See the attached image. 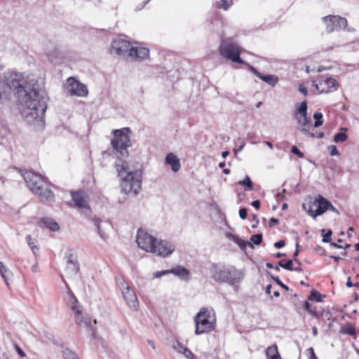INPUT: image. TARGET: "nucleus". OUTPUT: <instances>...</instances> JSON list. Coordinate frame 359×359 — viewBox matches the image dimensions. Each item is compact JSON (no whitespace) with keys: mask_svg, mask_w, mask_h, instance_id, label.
<instances>
[{"mask_svg":"<svg viewBox=\"0 0 359 359\" xmlns=\"http://www.w3.org/2000/svg\"><path fill=\"white\" fill-rule=\"evenodd\" d=\"M117 170L119 177L122 179L121 185L122 191L127 194L133 192L136 196L139 193L142 184L140 172L138 170L128 171L125 163H123L121 165H117Z\"/></svg>","mask_w":359,"mask_h":359,"instance_id":"nucleus-5","label":"nucleus"},{"mask_svg":"<svg viewBox=\"0 0 359 359\" xmlns=\"http://www.w3.org/2000/svg\"><path fill=\"white\" fill-rule=\"evenodd\" d=\"M0 275L3 278L7 287H10L9 281L13 278V274L11 270H9L4 264L0 261Z\"/></svg>","mask_w":359,"mask_h":359,"instance_id":"nucleus-22","label":"nucleus"},{"mask_svg":"<svg viewBox=\"0 0 359 359\" xmlns=\"http://www.w3.org/2000/svg\"><path fill=\"white\" fill-rule=\"evenodd\" d=\"M62 356L64 359H79L78 355L69 348L63 350Z\"/></svg>","mask_w":359,"mask_h":359,"instance_id":"nucleus-33","label":"nucleus"},{"mask_svg":"<svg viewBox=\"0 0 359 359\" xmlns=\"http://www.w3.org/2000/svg\"><path fill=\"white\" fill-rule=\"evenodd\" d=\"M195 334L198 335L215 329V316L212 309L202 308L194 318Z\"/></svg>","mask_w":359,"mask_h":359,"instance_id":"nucleus-6","label":"nucleus"},{"mask_svg":"<svg viewBox=\"0 0 359 359\" xmlns=\"http://www.w3.org/2000/svg\"><path fill=\"white\" fill-rule=\"evenodd\" d=\"M136 242L140 248L147 252L155 253L157 251V240L142 229H138Z\"/></svg>","mask_w":359,"mask_h":359,"instance_id":"nucleus-9","label":"nucleus"},{"mask_svg":"<svg viewBox=\"0 0 359 359\" xmlns=\"http://www.w3.org/2000/svg\"><path fill=\"white\" fill-rule=\"evenodd\" d=\"M229 237L242 250H245L248 245L250 246L251 248H253L252 244L251 243L245 241L237 235L230 234Z\"/></svg>","mask_w":359,"mask_h":359,"instance_id":"nucleus-26","label":"nucleus"},{"mask_svg":"<svg viewBox=\"0 0 359 359\" xmlns=\"http://www.w3.org/2000/svg\"><path fill=\"white\" fill-rule=\"evenodd\" d=\"M258 78L272 87L275 86L278 81V77L275 75H264L261 73Z\"/></svg>","mask_w":359,"mask_h":359,"instance_id":"nucleus-27","label":"nucleus"},{"mask_svg":"<svg viewBox=\"0 0 359 359\" xmlns=\"http://www.w3.org/2000/svg\"><path fill=\"white\" fill-rule=\"evenodd\" d=\"M328 210L337 213V215H339V210L336 208H334L330 202V205H328Z\"/></svg>","mask_w":359,"mask_h":359,"instance_id":"nucleus-58","label":"nucleus"},{"mask_svg":"<svg viewBox=\"0 0 359 359\" xmlns=\"http://www.w3.org/2000/svg\"><path fill=\"white\" fill-rule=\"evenodd\" d=\"M328 205H330V201L319 195L313 201L303 203L302 208L308 215L316 219L318 216L322 215L328 210Z\"/></svg>","mask_w":359,"mask_h":359,"instance_id":"nucleus-7","label":"nucleus"},{"mask_svg":"<svg viewBox=\"0 0 359 359\" xmlns=\"http://www.w3.org/2000/svg\"><path fill=\"white\" fill-rule=\"evenodd\" d=\"M238 184L243 186L245 191H252L254 189L253 182L248 175L244 180L238 181Z\"/></svg>","mask_w":359,"mask_h":359,"instance_id":"nucleus-30","label":"nucleus"},{"mask_svg":"<svg viewBox=\"0 0 359 359\" xmlns=\"http://www.w3.org/2000/svg\"><path fill=\"white\" fill-rule=\"evenodd\" d=\"M220 54L233 62L245 64L241 55V48L238 44L232 42L231 39L222 40L219 46Z\"/></svg>","mask_w":359,"mask_h":359,"instance_id":"nucleus-8","label":"nucleus"},{"mask_svg":"<svg viewBox=\"0 0 359 359\" xmlns=\"http://www.w3.org/2000/svg\"><path fill=\"white\" fill-rule=\"evenodd\" d=\"M313 87H315V88H316L317 90L320 91V93H324V92L327 93V92L329 91L328 90H325L324 89H321V90H320V88H319L318 84V83H316V81H313Z\"/></svg>","mask_w":359,"mask_h":359,"instance_id":"nucleus-57","label":"nucleus"},{"mask_svg":"<svg viewBox=\"0 0 359 359\" xmlns=\"http://www.w3.org/2000/svg\"><path fill=\"white\" fill-rule=\"evenodd\" d=\"M147 343L151 346V348L153 349H155L156 348V346H155V344H154V342L151 340V339H147Z\"/></svg>","mask_w":359,"mask_h":359,"instance_id":"nucleus-63","label":"nucleus"},{"mask_svg":"<svg viewBox=\"0 0 359 359\" xmlns=\"http://www.w3.org/2000/svg\"><path fill=\"white\" fill-rule=\"evenodd\" d=\"M26 241H27L28 245L31 248L33 253H35L34 249L36 248V247L35 245H34V244L35 243V239H34L30 235H28L26 237Z\"/></svg>","mask_w":359,"mask_h":359,"instance_id":"nucleus-42","label":"nucleus"},{"mask_svg":"<svg viewBox=\"0 0 359 359\" xmlns=\"http://www.w3.org/2000/svg\"><path fill=\"white\" fill-rule=\"evenodd\" d=\"M278 264L286 269V270H288V271H302V268H293V262L292 259H287V260H284V259H282L280 261L278 262Z\"/></svg>","mask_w":359,"mask_h":359,"instance_id":"nucleus-29","label":"nucleus"},{"mask_svg":"<svg viewBox=\"0 0 359 359\" xmlns=\"http://www.w3.org/2000/svg\"><path fill=\"white\" fill-rule=\"evenodd\" d=\"M307 102L303 101L301 104L296 106L294 112V118L297 121L298 124L302 127H308L311 121L307 116Z\"/></svg>","mask_w":359,"mask_h":359,"instance_id":"nucleus-12","label":"nucleus"},{"mask_svg":"<svg viewBox=\"0 0 359 359\" xmlns=\"http://www.w3.org/2000/svg\"><path fill=\"white\" fill-rule=\"evenodd\" d=\"M317 251L319 252L322 255H326L325 250L321 247H319Z\"/></svg>","mask_w":359,"mask_h":359,"instance_id":"nucleus-64","label":"nucleus"},{"mask_svg":"<svg viewBox=\"0 0 359 359\" xmlns=\"http://www.w3.org/2000/svg\"><path fill=\"white\" fill-rule=\"evenodd\" d=\"M291 152L297 156L299 158H304V153L302 152L296 146L292 147Z\"/></svg>","mask_w":359,"mask_h":359,"instance_id":"nucleus-46","label":"nucleus"},{"mask_svg":"<svg viewBox=\"0 0 359 359\" xmlns=\"http://www.w3.org/2000/svg\"><path fill=\"white\" fill-rule=\"evenodd\" d=\"M79 272V264L76 257L69 253L67 260V268L65 269L66 276L69 278H75Z\"/></svg>","mask_w":359,"mask_h":359,"instance_id":"nucleus-16","label":"nucleus"},{"mask_svg":"<svg viewBox=\"0 0 359 359\" xmlns=\"http://www.w3.org/2000/svg\"><path fill=\"white\" fill-rule=\"evenodd\" d=\"M308 351L309 353H310V359H318V358L316 357V354H315V352H314V350L313 348H309L308 349Z\"/></svg>","mask_w":359,"mask_h":359,"instance_id":"nucleus-55","label":"nucleus"},{"mask_svg":"<svg viewBox=\"0 0 359 359\" xmlns=\"http://www.w3.org/2000/svg\"><path fill=\"white\" fill-rule=\"evenodd\" d=\"M211 278L219 283H229L234 287L235 291L238 290V284L244 278V273L236 269L233 266L220 265L213 264L210 268Z\"/></svg>","mask_w":359,"mask_h":359,"instance_id":"nucleus-2","label":"nucleus"},{"mask_svg":"<svg viewBox=\"0 0 359 359\" xmlns=\"http://www.w3.org/2000/svg\"><path fill=\"white\" fill-rule=\"evenodd\" d=\"M298 129L304 134L306 136H308V137H316V135L313 133H310L309 131V129L307 128V127H302V128H298Z\"/></svg>","mask_w":359,"mask_h":359,"instance_id":"nucleus-44","label":"nucleus"},{"mask_svg":"<svg viewBox=\"0 0 359 359\" xmlns=\"http://www.w3.org/2000/svg\"><path fill=\"white\" fill-rule=\"evenodd\" d=\"M12 93L22 106L21 115L27 123L42 121L47 109V98L40 93L36 82L27 83L20 73L8 72L4 80L0 79V104L8 102Z\"/></svg>","mask_w":359,"mask_h":359,"instance_id":"nucleus-1","label":"nucleus"},{"mask_svg":"<svg viewBox=\"0 0 359 359\" xmlns=\"http://www.w3.org/2000/svg\"><path fill=\"white\" fill-rule=\"evenodd\" d=\"M304 308L310 314H311L313 316L316 318H318L320 316L319 313L316 311V308H312L311 304H310L309 302L307 301L304 302Z\"/></svg>","mask_w":359,"mask_h":359,"instance_id":"nucleus-34","label":"nucleus"},{"mask_svg":"<svg viewBox=\"0 0 359 359\" xmlns=\"http://www.w3.org/2000/svg\"><path fill=\"white\" fill-rule=\"evenodd\" d=\"M170 273H173L178 277L185 279L187 281L189 280V271L183 266H178L170 270Z\"/></svg>","mask_w":359,"mask_h":359,"instance_id":"nucleus-23","label":"nucleus"},{"mask_svg":"<svg viewBox=\"0 0 359 359\" xmlns=\"http://www.w3.org/2000/svg\"><path fill=\"white\" fill-rule=\"evenodd\" d=\"M285 245V241L283 240H280L274 243V247L279 249L284 247Z\"/></svg>","mask_w":359,"mask_h":359,"instance_id":"nucleus-54","label":"nucleus"},{"mask_svg":"<svg viewBox=\"0 0 359 359\" xmlns=\"http://www.w3.org/2000/svg\"><path fill=\"white\" fill-rule=\"evenodd\" d=\"M133 48L129 41L118 39L114 40L111 43V53L117 55H123L124 57H129L130 49Z\"/></svg>","mask_w":359,"mask_h":359,"instance_id":"nucleus-11","label":"nucleus"},{"mask_svg":"<svg viewBox=\"0 0 359 359\" xmlns=\"http://www.w3.org/2000/svg\"><path fill=\"white\" fill-rule=\"evenodd\" d=\"M93 221L94 222V224L97 226V233L98 234L100 235V236L102 238V239H105L104 238V234L102 232V230L100 229V222H101V220L99 219V218H97L96 217H95L93 219Z\"/></svg>","mask_w":359,"mask_h":359,"instance_id":"nucleus-41","label":"nucleus"},{"mask_svg":"<svg viewBox=\"0 0 359 359\" xmlns=\"http://www.w3.org/2000/svg\"><path fill=\"white\" fill-rule=\"evenodd\" d=\"M331 245L332 247H334V248H337V249H341L343 248V246L340 245L339 244V243H331Z\"/></svg>","mask_w":359,"mask_h":359,"instance_id":"nucleus-62","label":"nucleus"},{"mask_svg":"<svg viewBox=\"0 0 359 359\" xmlns=\"http://www.w3.org/2000/svg\"><path fill=\"white\" fill-rule=\"evenodd\" d=\"M313 118L315 119V122L313 124L314 128H318L323 125V114L320 112H316L313 114Z\"/></svg>","mask_w":359,"mask_h":359,"instance_id":"nucleus-35","label":"nucleus"},{"mask_svg":"<svg viewBox=\"0 0 359 359\" xmlns=\"http://www.w3.org/2000/svg\"><path fill=\"white\" fill-rule=\"evenodd\" d=\"M245 65L248 67V68H249L250 72H252L255 75H256L257 77H259V76L260 75L261 72H259L255 67H254L253 66L248 64L247 62H245Z\"/></svg>","mask_w":359,"mask_h":359,"instance_id":"nucleus-49","label":"nucleus"},{"mask_svg":"<svg viewBox=\"0 0 359 359\" xmlns=\"http://www.w3.org/2000/svg\"><path fill=\"white\" fill-rule=\"evenodd\" d=\"M348 138L347 135L344 132H340L337 133L334 137V141L336 143L344 142Z\"/></svg>","mask_w":359,"mask_h":359,"instance_id":"nucleus-37","label":"nucleus"},{"mask_svg":"<svg viewBox=\"0 0 359 359\" xmlns=\"http://www.w3.org/2000/svg\"><path fill=\"white\" fill-rule=\"evenodd\" d=\"M299 253V243H296V250L294 251V252L293 254L292 258H293V260L295 262V263L297 265H302L301 262L297 259V256H298Z\"/></svg>","mask_w":359,"mask_h":359,"instance_id":"nucleus-45","label":"nucleus"},{"mask_svg":"<svg viewBox=\"0 0 359 359\" xmlns=\"http://www.w3.org/2000/svg\"><path fill=\"white\" fill-rule=\"evenodd\" d=\"M172 347L180 353H182L188 359H196L193 353L187 347L184 346L178 340L172 342Z\"/></svg>","mask_w":359,"mask_h":359,"instance_id":"nucleus-19","label":"nucleus"},{"mask_svg":"<svg viewBox=\"0 0 359 359\" xmlns=\"http://www.w3.org/2000/svg\"><path fill=\"white\" fill-rule=\"evenodd\" d=\"M346 287H351L353 286V283L351 282V277H348L346 283Z\"/></svg>","mask_w":359,"mask_h":359,"instance_id":"nucleus-60","label":"nucleus"},{"mask_svg":"<svg viewBox=\"0 0 359 359\" xmlns=\"http://www.w3.org/2000/svg\"><path fill=\"white\" fill-rule=\"evenodd\" d=\"M14 347L17 353L20 355V356L24 358L26 356L25 353L21 349V348L17 344H14Z\"/></svg>","mask_w":359,"mask_h":359,"instance_id":"nucleus-50","label":"nucleus"},{"mask_svg":"<svg viewBox=\"0 0 359 359\" xmlns=\"http://www.w3.org/2000/svg\"><path fill=\"white\" fill-rule=\"evenodd\" d=\"M70 194L74 203V205L81 210L82 212L86 216H88L91 213V208L86 203L83 193L81 191H72Z\"/></svg>","mask_w":359,"mask_h":359,"instance_id":"nucleus-13","label":"nucleus"},{"mask_svg":"<svg viewBox=\"0 0 359 359\" xmlns=\"http://www.w3.org/2000/svg\"><path fill=\"white\" fill-rule=\"evenodd\" d=\"M122 288V294L128 306L133 310H137L139 306L137 297L135 292L132 291L128 285H121Z\"/></svg>","mask_w":359,"mask_h":359,"instance_id":"nucleus-15","label":"nucleus"},{"mask_svg":"<svg viewBox=\"0 0 359 359\" xmlns=\"http://www.w3.org/2000/svg\"><path fill=\"white\" fill-rule=\"evenodd\" d=\"M328 150L330 153L331 156H337L339 154V151L337 150V148L334 145H330L328 147Z\"/></svg>","mask_w":359,"mask_h":359,"instance_id":"nucleus-47","label":"nucleus"},{"mask_svg":"<svg viewBox=\"0 0 359 359\" xmlns=\"http://www.w3.org/2000/svg\"><path fill=\"white\" fill-rule=\"evenodd\" d=\"M165 163L171 166L173 172H176L180 169V162L179 158L172 153L167 154Z\"/></svg>","mask_w":359,"mask_h":359,"instance_id":"nucleus-21","label":"nucleus"},{"mask_svg":"<svg viewBox=\"0 0 359 359\" xmlns=\"http://www.w3.org/2000/svg\"><path fill=\"white\" fill-rule=\"evenodd\" d=\"M341 332L350 336H355V329L352 325H346L341 327Z\"/></svg>","mask_w":359,"mask_h":359,"instance_id":"nucleus-36","label":"nucleus"},{"mask_svg":"<svg viewBox=\"0 0 359 359\" xmlns=\"http://www.w3.org/2000/svg\"><path fill=\"white\" fill-rule=\"evenodd\" d=\"M168 273H170V270H165V271H158V272L155 273L154 276L156 278H160L163 275H165V274H168Z\"/></svg>","mask_w":359,"mask_h":359,"instance_id":"nucleus-53","label":"nucleus"},{"mask_svg":"<svg viewBox=\"0 0 359 359\" xmlns=\"http://www.w3.org/2000/svg\"><path fill=\"white\" fill-rule=\"evenodd\" d=\"M68 89L72 95L77 96H86L88 95V89L84 84L75 80L74 78H69Z\"/></svg>","mask_w":359,"mask_h":359,"instance_id":"nucleus-17","label":"nucleus"},{"mask_svg":"<svg viewBox=\"0 0 359 359\" xmlns=\"http://www.w3.org/2000/svg\"><path fill=\"white\" fill-rule=\"evenodd\" d=\"M250 241H251V243H252L253 244H255L256 245H260L261 243L262 242V234L257 233V234L252 235L250 237Z\"/></svg>","mask_w":359,"mask_h":359,"instance_id":"nucleus-40","label":"nucleus"},{"mask_svg":"<svg viewBox=\"0 0 359 359\" xmlns=\"http://www.w3.org/2000/svg\"><path fill=\"white\" fill-rule=\"evenodd\" d=\"M114 138L111 140V144L117 158L125 163L129 154L128 148L132 146L130 140L131 130L129 128L114 130L112 132Z\"/></svg>","mask_w":359,"mask_h":359,"instance_id":"nucleus-3","label":"nucleus"},{"mask_svg":"<svg viewBox=\"0 0 359 359\" xmlns=\"http://www.w3.org/2000/svg\"><path fill=\"white\" fill-rule=\"evenodd\" d=\"M50 46L53 47V50L47 48L46 54L49 57V60L50 61V62H55V60L59 58L60 57V50L57 47L54 46L53 44H50Z\"/></svg>","mask_w":359,"mask_h":359,"instance_id":"nucleus-28","label":"nucleus"},{"mask_svg":"<svg viewBox=\"0 0 359 359\" xmlns=\"http://www.w3.org/2000/svg\"><path fill=\"white\" fill-rule=\"evenodd\" d=\"M244 147H245V143H242L238 149H233V151L236 157L237 156L238 152L242 151Z\"/></svg>","mask_w":359,"mask_h":359,"instance_id":"nucleus-56","label":"nucleus"},{"mask_svg":"<svg viewBox=\"0 0 359 359\" xmlns=\"http://www.w3.org/2000/svg\"><path fill=\"white\" fill-rule=\"evenodd\" d=\"M326 296L321 294L320 292L315 290H312L310 292L309 297L308 298L310 301H314L316 302H321L323 301V299L325 298Z\"/></svg>","mask_w":359,"mask_h":359,"instance_id":"nucleus-31","label":"nucleus"},{"mask_svg":"<svg viewBox=\"0 0 359 359\" xmlns=\"http://www.w3.org/2000/svg\"><path fill=\"white\" fill-rule=\"evenodd\" d=\"M267 359H281L276 344L269 346L266 351Z\"/></svg>","mask_w":359,"mask_h":359,"instance_id":"nucleus-25","label":"nucleus"},{"mask_svg":"<svg viewBox=\"0 0 359 359\" xmlns=\"http://www.w3.org/2000/svg\"><path fill=\"white\" fill-rule=\"evenodd\" d=\"M156 246L157 251L156 253L157 255L163 257L170 255L175 249V247L172 243L164 240L157 241Z\"/></svg>","mask_w":359,"mask_h":359,"instance_id":"nucleus-18","label":"nucleus"},{"mask_svg":"<svg viewBox=\"0 0 359 359\" xmlns=\"http://www.w3.org/2000/svg\"><path fill=\"white\" fill-rule=\"evenodd\" d=\"M279 223V220L276 218L272 217L269 219V227H273Z\"/></svg>","mask_w":359,"mask_h":359,"instance_id":"nucleus-51","label":"nucleus"},{"mask_svg":"<svg viewBox=\"0 0 359 359\" xmlns=\"http://www.w3.org/2000/svg\"><path fill=\"white\" fill-rule=\"evenodd\" d=\"M271 287H272V285L271 284H269L266 287V290H265V292L267 294H271Z\"/></svg>","mask_w":359,"mask_h":359,"instance_id":"nucleus-61","label":"nucleus"},{"mask_svg":"<svg viewBox=\"0 0 359 359\" xmlns=\"http://www.w3.org/2000/svg\"><path fill=\"white\" fill-rule=\"evenodd\" d=\"M298 90H299V92L303 93L305 96H306L308 95L307 88L306 86H304L303 84H300L299 86Z\"/></svg>","mask_w":359,"mask_h":359,"instance_id":"nucleus-52","label":"nucleus"},{"mask_svg":"<svg viewBox=\"0 0 359 359\" xmlns=\"http://www.w3.org/2000/svg\"><path fill=\"white\" fill-rule=\"evenodd\" d=\"M62 281L65 283L66 287L67 289V303L71 306L72 309L75 312L77 315L76 321L79 325L83 323L82 318H80V315L81 314V311L80 309V306L78 305V300L76 297L74 296L72 290H70L68 284L65 282L63 276L62 275Z\"/></svg>","mask_w":359,"mask_h":359,"instance_id":"nucleus-14","label":"nucleus"},{"mask_svg":"<svg viewBox=\"0 0 359 359\" xmlns=\"http://www.w3.org/2000/svg\"><path fill=\"white\" fill-rule=\"evenodd\" d=\"M232 4L233 0H220L217 2V8L218 9L227 11Z\"/></svg>","mask_w":359,"mask_h":359,"instance_id":"nucleus-32","label":"nucleus"},{"mask_svg":"<svg viewBox=\"0 0 359 359\" xmlns=\"http://www.w3.org/2000/svg\"><path fill=\"white\" fill-rule=\"evenodd\" d=\"M251 205L256 209H259L260 207V201L259 200L253 201Z\"/></svg>","mask_w":359,"mask_h":359,"instance_id":"nucleus-59","label":"nucleus"},{"mask_svg":"<svg viewBox=\"0 0 359 359\" xmlns=\"http://www.w3.org/2000/svg\"><path fill=\"white\" fill-rule=\"evenodd\" d=\"M21 175L29 187L34 194L39 195L41 198L47 201L54 200L55 195L53 192L47 187L44 178L39 174L32 171H25Z\"/></svg>","mask_w":359,"mask_h":359,"instance_id":"nucleus-4","label":"nucleus"},{"mask_svg":"<svg viewBox=\"0 0 359 359\" xmlns=\"http://www.w3.org/2000/svg\"><path fill=\"white\" fill-rule=\"evenodd\" d=\"M321 233H322V236H323L322 241L323 243H330L331 241V236H332V230H328L325 233V229H323L321 230Z\"/></svg>","mask_w":359,"mask_h":359,"instance_id":"nucleus-39","label":"nucleus"},{"mask_svg":"<svg viewBox=\"0 0 359 359\" xmlns=\"http://www.w3.org/2000/svg\"><path fill=\"white\" fill-rule=\"evenodd\" d=\"M248 211L245 208H242L239 210V216L242 219H245L247 218Z\"/></svg>","mask_w":359,"mask_h":359,"instance_id":"nucleus-48","label":"nucleus"},{"mask_svg":"<svg viewBox=\"0 0 359 359\" xmlns=\"http://www.w3.org/2000/svg\"><path fill=\"white\" fill-rule=\"evenodd\" d=\"M323 82L325 85L327 86L328 88H334L337 89L338 83H337V81H336V79H334L332 77H329V78H326L325 80H323Z\"/></svg>","mask_w":359,"mask_h":359,"instance_id":"nucleus-38","label":"nucleus"},{"mask_svg":"<svg viewBox=\"0 0 359 359\" xmlns=\"http://www.w3.org/2000/svg\"><path fill=\"white\" fill-rule=\"evenodd\" d=\"M323 20L326 25L327 33L344 29L348 25L346 19L339 15H327L323 17Z\"/></svg>","mask_w":359,"mask_h":359,"instance_id":"nucleus-10","label":"nucleus"},{"mask_svg":"<svg viewBox=\"0 0 359 359\" xmlns=\"http://www.w3.org/2000/svg\"><path fill=\"white\" fill-rule=\"evenodd\" d=\"M40 225L50 229L53 231H56L59 229L58 224L50 218H42L40 220Z\"/></svg>","mask_w":359,"mask_h":359,"instance_id":"nucleus-24","label":"nucleus"},{"mask_svg":"<svg viewBox=\"0 0 359 359\" xmlns=\"http://www.w3.org/2000/svg\"><path fill=\"white\" fill-rule=\"evenodd\" d=\"M149 50L147 48L143 47H133L130 49V57L132 58L139 59V60H144L149 57Z\"/></svg>","mask_w":359,"mask_h":359,"instance_id":"nucleus-20","label":"nucleus"},{"mask_svg":"<svg viewBox=\"0 0 359 359\" xmlns=\"http://www.w3.org/2000/svg\"><path fill=\"white\" fill-rule=\"evenodd\" d=\"M271 277L283 289H284L286 291H289L290 288L286 285L283 284L278 276H271Z\"/></svg>","mask_w":359,"mask_h":359,"instance_id":"nucleus-43","label":"nucleus"}]
</instances>
